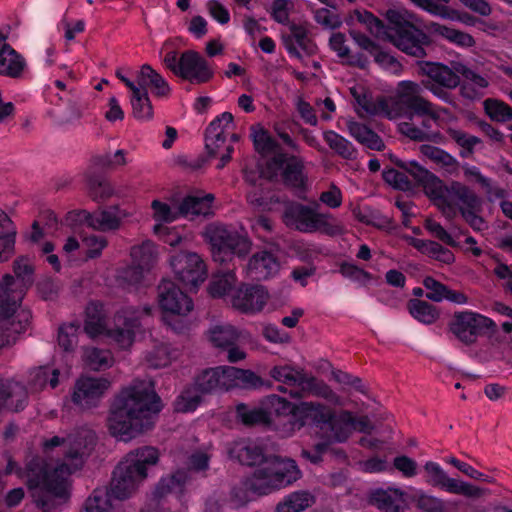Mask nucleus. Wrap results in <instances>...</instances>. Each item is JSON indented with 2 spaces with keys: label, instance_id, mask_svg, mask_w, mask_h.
I'll return each instance as SVG.
<instances>
[{
  "label": "nucleus",
  "instance_id": "obj_1",
  "mask_svg": "<svg viewBox=\"0 0 512 512\" xmlns=\"http://www.w3.org/2000/svg\"><path fill=\"white\" fill-rule=\"evenodd\" d=\"M95 441V433L88 428L77 429L66 437L53 436L43 441V452L48 454L59 447L62 461L55 467L40 457H33L27 462L24 471L26 485L34 502L43 512L68 502L71 494L69 477L83 466Z\"/></svg>",
  "mask_w": 512,
  "mask_h": 512
},
{
  "label": "nucleus",
  "instance_id": "obj_2",
  "mask_svg": "<svg viewBox=\"0 0 512 512\" xmlns=\"http://www.w3.org/2000/svg\"><path fill=\"white\" fill-rule=\"evenodd\" d=\"M160 409V398L152 382L133 381L116 395L111 404L108 429L114 437L129 441L153 427Z\"/></svg>",
  "mask_w": 512,
  "mask_h": 512
},
{
  "label": "nucleus",
  "instance_id": "obj_3",
  "mask_svg": "<svg viewBox=\"0 0 512 512\" xmlns=\"http://www.w3.org/2000/svg\"><path fill=\"white\" fill-rule=\"evenodd\" d=\"M355 17L371 34L388 40L406 54L416 58H423L426 55L424 46L429 42L428 37L414 26L411 14L388 10L386 25L368 11H356Z\"/></svg>",
  "mask_w": 512,
  "mask_h": 512
},
{
  "label": "nucleus",
  "instance_id": "obj_4",
  "mask_svg": "<svg viewBox=\"0 0 512 512\" xmlns=\"http://www.w3.org/2000/svg\"><path fill=\"white\" fill-rule=\"evenodd\" d=\"M150 314L151 308L149 306H145L141 310L127 307L115 314L113 325L107 328L103 306L92 302L86 307L84 329L90 337L105 333L120 348L126 349L133 344L135 334L141 328L143 316H150Z\"/></svg>",
  "mask_w": 512,
  "mask_h": 512
},
{
  "label": "nucleus",
  "instance_id": "obj_5",
  "mask_svg": "<svg viewBox=\"0 0 512 512\" xmlns=\"http://www.w3.org/2000/svg\"><path fill=\"white\" fill-rule=\"evenodd\" d=\"M158 460L159 452L152 446L129 452L115 468L108 493L118 500L129 498L147 477V468L155 465Z\"/></svg>",
  "mask_w": 512,
  "mask_h": 512
},
{
  "label": "nucleus",
  "instance_id": "obj_6",
  "mask_svg": "<svg viewBox=\"0 0 512 512\" xmlns=\"http://www.w3.org/2000/svg\"><path fill=\"white\" fill-rule=\"evenodd\" d=\"M13 276L6 274L0 282V330L2 346L12 345L31 324L32 315L27 309L18 310L24 292L17 289Z\"/></svg>",
  "mask_w": 512,
  "mask_h": 512
},
{
  "label": "nucleus",
  "instance_id": "obj_7",
  "mask_svg": "<svg viewBox=\"0 0 512 512\" xmlns=\"http://www.w3.org/2000/svg\"><path fill=\"white\" fill-rule=\"evenodd\" d=\"M396 164L403 171H398L396 169L385 170L383 172L385 182L396 189L410 191L413 189L414 184L409 179V175L418 185L431 193L436 205L447 218H453L455 216L456 211L454 206L441 195V181L438 177L413 161H398Z\"/></svg>",
  "mask_w": 512,
  "mask_h": 512
},
{
  "label": "nucleus",
  "instance_id": "obj_8",
  "mask_svg": "<svg viewBox=\"0 0 512 512\" xmlns=\"http://www.w3.org/2000/svg\"><path fill=\"white\" fill-rule=\"evenodd\" d=\"M302 477L296 461L292 458L274 456L265 459L253 474L246 479V487L257 495H268L283 489Z\"/></svg>",
  "mask_w": 512,
  "mask_h": 512
},
{
  "label": "nucleus",
  "instance_id": "obj_9",
  "mask_svg": "<svg viewBox=\"0 0 512 512\" xmlns=\"http://www.w3.org/2000/svg\"><path fill=\"white\" fill-rule=\"evenodd\" d=\"M319 204L304 205L296 201H288L282 214L283 223L303 233L321 232L328 236L342 235L344 226L333 215L319 212Z\"/></svg>",
  "mask_w": 512,
  "mask_h": 512
},
{
  "label": "nucleus",
  "instance_id": "obj_10",
  "mask_svg": "<svg viewBox=\"0 0 512 512\" xmlns=\"http://www.w3.org/2000/svg\"><path fill=\"white\" fill-rule=\"evenodd\" d=\"M269 375L274 380L291 387L289 394L294 398L312 395L322 398L336 407L345 405V400L327 383L311 374L304 373L303 370H297L288 365L275 366L270 370Z\"/></svg>",
  "mask_w": 512,
  "mask_h": 512
},
{
  "label": "nucleus",
  "instance_id": "obj_11",
  "mask_svg": "<svg viewBox=\"0 0 512 512\" xmlns=\"http://www.w3.org/2000/svg\"><path fill=\"white\" fill-rule=\"evenodd\" d=\"M421 93L420 84L412 81L401 82L395 97H383V116L391 120L397 119L410 110L417 116H429L439 121L440 113L446 110L437 108L432 102L422 97Z\"/></svg>",
  "mask_w": 512,
  "mask_h": 512
},
{
  "label": "nucleus",
  "instance_id": "obj_12",
  "mask_svg": "<svg viewBox=\"0 0 512 512\" xmlns=\"http://www.w3.org/2000/svg\"><path fill=\"white\" fill-rule=\"evenodd\" d=\"M462 64L451 62V66H446L441 63H424L421 70L427 79L422 80V86L445 103L456 107L455 97L448 90L460 85V73L455 70V66Z\"/></svg>",
  "mask_w": 512,
  "mask_h": 512
},
{
  "label": "nucleus",
  "instance_id": "obj_13",
  "mask_svg": "<svg viewBox=\"0 0 512 512\" xmlns=\"http://www.w3.org/2000/svg\"><path fill=\"white\" fill-rule=\"evenodd\" d=\"M158 303L165 313V321L177 332L185 328V324L180 321L172 323V317H185L193 309V302L174 282L163 280L158 285Z\"/></svg>",
  "mask_w": 512,
  "mask_h": 512
},
{
  "label": "nucleus",
  "instance_id": "obj_14",
  "mask_svg": "<svg viewBox=\"0 0 512 512\" xmlns=\"http://www.w3.org/2000/svg\"><path fill=\"white\" fill-rule=\"evenodd\" d=\"M232 125L233 115L224 112L206 129L205 148L209 157L220 158L218 169H222L231 160V154L234 151L233 145L227 141L229 128Z\"/></svg>",
  "mask_w": 512,
  "mask_h": 512
},
{
  "label": "nucleus",
  "instance_id": "obj_15",
  "mask_svg": "<svg viewBox=\"0 0 512 512\" xmlns=\"http://www.w3.org/2000/svg\"><path fill=\"white\" fill-rule=\"evenodd\" d=\"M423 468L427 474V483L448 493L462 495L472 500L483 498L489 494V490L486 488L449 477L436 462L428 461Z\"/></svg>",
  "mask_w": 512,
  "mask_h": 512
},
{
  "label": "nucleus",
  "instance_id": "obj_16",
  "mask_svg": "<svg viewBox=\"0 0 512 512\" xmlns=\"http://www.w3.org/2000/svg\"><path fill=\"white\" fill-rule=\"evenodd\" d=\"M264 175L271 181H277L281 178L285 185L294 188H301L305 184L302 161L295 156H287L284 153H276L267 161Z\"/></svg>",
  "mask_w": 512,
  "mask_h": 512
},
{
  "label": "nucleus",
  "instance_id": "obj_17",
  "mask_svg": "<svg viewBox=\"0 0 512 512\" xmlns=\"http://www.w3.org/2000/svg\"><path fill=\"white\" fill-rule=\"evenodd\" d=\"M128 214L118 206L90 213L86 210L72 211L67 214V221L71 223H86L90 228L101 231H113L120 228L121 223Z\"/></svg>",
  "mask_w": 512,
  "mask_h": 512
},
{
  "label": "nucleus",
  "instance_id": "obj_18",
  "mask_svg": "<svg viewBox=\"0 0 512 512\" xmlns=\"http://www.w3.org/2000/svg\"><path fill=\"white\" fill-rule=\"evenodd\" d=\"M170 264L177 278L187 287L195 288L206 279V265L196 253L180 251L171 257Z\"/></svg>",
  "mask_w": 512,
  "mask_h": 512
},
{
  "label": "nucleus",
  "instance_id": "obj_19",
  "mask_svg": "<svg viewBox=\"0 0 512 512\" xmlns=\"http://www.w3.org/2000/svg\"><path fill=\"white\" fill-rule=\"evenodd\" d=\"M495 328L496 324L493 320L472 312L455 314L450 324L452 333L466 344L473 343L483 330H495Z\"/></svg>",
  "mask_w": 512,
  "mask_h": 512
},
{
  "label": "nucleus",
  "instance_id": "obj_20",
  "mask_svg": "<svg viewBox=\"0 0 512 512\" xmlns=\"http://www.w3.org/2000/svg\"><path fill=\"white\" fill-rule=\"evenodd\" d=\"M242 332L230 324L215 325L209 329V340L214 347L227 353V361L237 363L246 358V352L239 346Z\"/></svg>",
  "mask_w": 512,
  "mask_h": 512
},
{
  "label": "nucleus",
  "instance_id": "obj_21",
  "mask_svg": "<svg viewBox=\"0 0 512 512\" xmlns=\"http://www.w3.org/2000/svg\"><path fill=\"white\" fill-rule=\"evenodd\" d=\"M109 387L110 381L106 378L81 377L74 384L71 400L81 409L94 408Z\"/></svg>",
  "mask_w": 512,
  "mask_h": 512
},
{
  "label": "nucleus",
  "instance_id": "obj_22",
  "mask_svg": "<svg viewBox=\"0 0 512 512\" xmlns=\"http://www.w3.org/2000/svg\"><path fill=\"white\" fill-rule=\"evenodd\" d=\"M269 298L261 285H241L231 295L232 306L243 313H255L263 309Z\"/></svg>",
  "mask_w": 512,
  "mask_h": 512
},
{
  "label": "nucleus",
  "instance_id": "obj_23",
  "mask_svg": "<svg viewBox=\"0 0 512 512\" xmlns=\"http://www.w3.org/2000/svg\"><path fill=\"white\" fill-rule=\"evenodd\" d=\"M179 76L191 83L201 84L213 77V71L198 52L188 50L180 56Z\"/></svg>",
  "mask_w": 512,
  "mask_h": 512
},
{
  "label": "nucleus",
  "instance_id": "obj_24",
  "mask_svg": "<svg viewBox=\"0 0 512 512\" xmlns=\"http://www.w3.org/2000/svg\"><path fill=\"white\" fill-rule=\"evenodd\" d=\"M296 409V418L301 426L310 421L322 433L335 412L331 407L316 401L302 402L296 406Z\"/></svg>",
  "mask_w": 512,
  "mask_h": 512
},
{
  "label": "nucleus",
  "instance_id": "obj_25",
  "mask_svg": "<svg viewBox=\"0 0 512 512\" xmlns=\"http://www.w3.org/2000/svg\"><path fill=\"white\" fill-rule=\"evenodd\" d=\"M212 240L220 249H228L239 257L247 255L251 249V242L246 235L226 227L216 228Z\"/></svg>",
  "mask_w": 512,
  "mask_h": 512
},
{
  "label": "nucleus",
  "instance_id": "obj_26",
  "mask_svg": "<svg viewBox=\"0 0 512 512\" xmlns=\"http://www.w3.org/2000/svg\"><path fill=\"white\" fill-rule=\"evenodd\" d=\"M353 413L349 410L334 412L332 419L328 422L322 436L334 443H344L353 434L352 427Z\"/></svg>",
  "mask_w": 512,
  "mask_h": 512
},
{
  "label": "nucleus",
  "instance_id": "obj_27",
  "mask_svg": "<svg viewBox=\"0 0 512 512\" xmlns=\"http://www.w3.org/2000/svg\"><path fill=\"white\" fill-rule=\"evenodd\" d=\"M226 368L228 366H218L207 368L195 378V389L202 394H210L217 391H227L228 381Z\"/></svg>",
  "mask_w": 512,
  "mask_h": 512
},
{
  "label": "nucleus",
  "instance_id": "obj_28",
  "mask_svg": "<svg viewBox=\"0 0 512 512\" xmlns=\"http://www.w3.org/2000/svg\"><path fill=\"white\" fill-rule=\"evenodd\" d=\"M280 268L277 257L268 251L255 253L248 261L247 274L256 280L267 279L275 275Z\"/></svg>",
  "mask_w": 512,
  "mask_h": 512
},
{
  "label": "nucleus",
  "instance_id": "obj_29",
  "mask_svg": "<svg viewBox=\"0 0 512 512\" xmlns=\"http://www.w3.org/2000/svg\"><path fill=\"white\" fill-rule=\"evenodd\" d=\"M27 393L23 385L10 381L0 380V408L17 412L24 408Z\"/></svg>",
  "mask_w": 512,
  "mask_h": 512
},
{
  "label": "nucleus",
  "instance_id": "obj_30",
  "mask_svg": "<svg viewBox=\"0 0 512 512\" xmlns=\"http://www.w3.org/2000/svg\"><path fill=\"white\" fill-rule=\"evenodd\" d=\"M213 194L187 195L179 204L181 216L193 219L197 216H208L212 213Z\"/></svg>",
  "mask_w": 512,
  "mask_h": 512
},
{
  "label": "nucleus",
  "instance_id": "obj_31",
  "mask_svg": "<svg viewBox=\"0 0 512 512\" xmlns=\"http://www.w3.org/2000/svg\"><path fill=\"white\" fill-rule=\"evenodd\" d=\"M26 67V61L9 44L0 49V75L10 78H20Z\"/></svg>",
  "mask_w": 512,
  "mask_h": 512
},
{
  "label": "nucleus",
  "instance_id": "obj_32",
  "mask_svg": "<svg viewBox=\"0 0 512 512\" xmlns=\"http://www.w3.org/2000/svg\"><path fill=\"white\" fill-rule=\"evenodd\" d=\"M148 91L151 88L156 96L164 97L170 93V87L164 78L157 73L150 65L141 67L137 75V86Z\"/></svg>",
  "mask_w": 512,
  "mask_h": 512
},
{
  "label": "nucleus",
  "instance_id": "obj_33",
  "mask_svg": "<svg viewBox=\"0 0 512 512\" xmlns=\"http://www.w3.org/2000/svg\"><path fill=\"white\" fill-rule=\"evenodd\" d=\"M228 390L232 388L257 389L265 385V381L251 370L228 366L226 368Z\"/></svg>",
  "mask_w": 512,
  "mask_h": 512
},
{
  "label": "nucleus",
  "instance_id": "obj_34",
  "mask_svg": "<svg viewBox=\"0 0 512 512\" xmlns=\"http://www.w3.org/2000/svg\"><path fill=\"white\" fill-rule=\"evenodd\" d=\"M349 134L369 149L381 151L385 145L380 136L363 123L349 120L346 123Z\"/></svg>",
  "mask_w": 512,
  "mask_h": 512
},
{
  "label": "nucleus",
  "instance_id": "obj_35",
  "mask_svg": "<svg viewBox=\"0 0 512 512\" xmlns=\"http://www.w3.org/2000/svg\"><path fill=\"white\" fill-rule=\"evenodd\" d=\"M230 456L243 465H262L264 463L263 449L251 442L240 441L235 443L229 451Z\"/></svg>",
  "mask_w": 512,
  "mask_h": 512
},
{
  "label": "nucleus",
  "instance_id": "obj_36",
  "mask_svg": "<svg viewBox=\"0 0 512 512\" xmlns=\"http://www.w3.org/2000/svg\"><path fill=\"white\" fill-rule=\"evenodd\" d=\"M289 30L290 34L282 35L283 44L289 54L296 58H301V54L295 44H297L304 51L310 53L312 49L310 47V40L308 38L307 29L302 25L291 24Z\"/></svg>",
  "mask_w": 512,
  "mask_h": 512
},
{
  "label": "nucleus",
  "instance_id": "obj_37",
  "mask_svg": "<svg viewBox=\"0 0 512 512\" xmlns=\"http://www.w3.org/2000/svg\"><path fill=\"white\" fill-rule=\"evenodd\" d=\"M449 194L459 202V211L482 210V200L469 187L460 182H452Z\"/></svg>",
  "mask_w": 512,
  "mask_h": 512
},
{
  "label": "nucleus",
  "instance_id": "obj_38",
  "mask_svg": "<svg viewBox=\"0 0 512 512\" xmlns=\"http://www.w3.org/2000/svg\"><path fill=\"white\" fill-rule=\"evenodd\" d=\"M323 138L329 148L342 159L355 160L357 158V149L352 144V142H350L344 136L336 133L333 130H328L323 133Z\"/></svg>",
  "mask_w": 512,
  "mask_h": 512
},
{
  "label": "nucleus",
  "instance_id": "obj_39",
  "mask_svg": "<svg viewBox=\"0 0 512 512\" xmlns=\"http://www.w3.org/2000/svg\"><path fill=\"white\" fill-rule=\"evenodd\" d=\"M236 417L245 426L252 427L258 425H270L272 420L268 417V412L263 409L260 403L259 407H251L240 403L236 406Z\"/></svg>",
  "mask_w": 512,
  "mask_h": 512
},
{
  "label": "nucleus",
  "instance_id": "obj_40",
  "mask_svg": "<svg viewBox=\"0 0 512 512\" xmlns=\"http://www.w3.org/2000/svg\"><path fill=\"white\" fill-rule=\"evenodd\" d=\"M59 374L58 369L48 366L35 368L30 372L29 386L35 392L43 390L47 385L54 389L59 383Z\"/></svg>",
  "mask_w": 512,
  "mask_h": 512
},
{
  "label": "nucleus",
  "instance_id": "obj_41",
  "mask_svg": "<svg viewBox=\"0 0 512 512\" xmlns=\"http://www.w3.org/2000/svg\"><path fill=\"white\" fill-rule=\"evenodd\" d=\"M370 501L383 512H398L403 499L402 493L396 489H380L371 495Z\"/></svg>",
  "mask_w": 512,
  "mask_h": 512
},
{
  "label": "nucleus",
  "instance_id": "obj_42",
  "mask_svg": "<svg viewBox=\"0 0 512 512\" xmlns=\"http://www.w3.org/2000/svg\"><path fill=\"white\" fill-rule=\"evenodd\" d=\"M407 309L414 319L426 325L433 324L440 316L436 306L420 299H410Z\"/></svg>",
  "mask_w": 512,
  "mask_h": 512
},
{
  "label": "nucleus",
  "instance_id": "obj_43",
  "mask_svg": "<svg viewBox=\"0 0 512 512\" xmlns=\"http://www.w3.org/2000/svg\"><path fill=\"white\" fill-rule=\"evenodd\" d=\"M263 409L268 412L269 419L272 420V416L282 417L292 414L296 417V406L287 399L280 397L276 394H271L264 397L261 400Z\"/></svg>",
  "mask_w": 512,
  "mask_h": 512
},
{
  "label": "nucleus",
  "instance_id": "obj_44",
  "mask_svg": "<svg viewBox=\"0 0 512 512\" xmlns=\"http://www.w3.org/2000/svg\"><path fill=\"white\" fill-rule=\"evenodd\" d=\"M130 255L134 264L149 270L156 263L158 252L152 241L145 240L139 245H134Z\"/></svg>",
  "mask_w": 512,
  "mask_h": 512
},
{
  "label": "nucleus",
  "instance_id": "obj_45",
  "mask_svg": "<svg viewBox=\"0 0 512 512\" xmlns=\"http://www.w3.org/2000/svg\"><path fill=\"white\" fill-rule=\"evenodd\" d=\"M314 503V497L306 491H296L286 496L276 506V512H301Z\"/></svg>",
  "mask_w": 512,
  "mask_h": 512
},
{
  "label": "nucleus",
  "instance_id": "obj_46",
  "mask_svg": "<svg viewBox=\"0 0 512 512\" xmlns=\"http://www.w3.org/2000/svg\"><path fill=\"white\" fill-rule=\"evenodd\" d=\"M131 92L132 96L130 101L134 117L141 120L152 118L153 108L148 96V91L137 87Z\"/></svg>",
  "mask_w": 512,
  "mask_h": 512
},
{
  "label": "nucleus",
  "instance_id": "obj_47",
  "mask_svg": "<svg viewBox=\"0 0 512 512\" xmlns=\"http://www.w3.org/2000/svg\"><path fill=\"white\" fill-rule=\"evenodd\" d=\"M420 151L425 157L445 168L448 172H453L458 169V161L449 153L438 147L425 144L421 145Z\"/></svg>",
  "mask_w": 512,
  "mask_h": 512
},
{
  "label": "nucleus",
  "instance_id": "obj_48",
  "mask_svg": "<svg viewBox=\"0 0 512 512\" xmlns=\"http://www.w3.org/2000/svg\"><path fill=\"white\" fill-rule=\"evenodd\" d=\"M86 365L92 370H102L110 367L113 363V357L109 350L88 347L83 355Z\"/></svg>",
  "mask_w": 512,
  "mask_h": 512
},
{
  "label": "nucleus",
  "instance_id": "obj_49",
  "mask_svg": "<svg viewBox=\"0 0 512 512\" xmlns=\"http://www.w3.org/2000/svg\"><path fill=\"white\" fill-rule=\"evenodd\" d=\"M483 106L485 113L492 121L507 122L512 120V107L501 100L487 98L484 100Z\"/></svg>",
  "mask_w": 512,
  "mask_h": 512
},
{
  "label": "nucleus",
  "instance_id": "obj_50",
  "mask_svg": "<svg viewBox=\"0 0 512 512\" xmlns=\"http://www.w3.org/2000/svg\"><path fill=\"white\" fill-rule=\"evenodd\" d=\"M236 283V276L233 271H228L222 274H216L212 277L208 291L214 298H220L231 291Z\"/></svg>",
  "mask_w": 512,
  "mask_h": 512
},
{
  "label": "nucleus",
  "instance_id": "obj_51",
  "mask_svg": "<svg viewBox=\"0 0 512 512\" xmlns=\"http://www.w3.org/2000/svg\"><path fill=\"white\" fill-rule=\"evenodd\" d=\"M111 498L113 497L107 490L95 489L85 501L84 509L81 512H112Z\"/></svg>",
  "mask_w": 512,
  "mask_h": 512
},
{
  "label": "nucleus",
  "instance_id": "obj_52",
  "mask_svg": "<svg viewBox=\"0 0 512 512\" xmlns=\"http://www.w3.org/2000/svg\"><path fill=\"white\" fill-rule=\"evenodd\" d=\"M186 480L185 471H177L169 477L162 478L154 491L155 497L162 498L173 491H180Z\"/></svg>",
  "mask_w": 512,
  "mask_h": 512
},
{
  "label": "nucleus",
  "instance_id": "obj_53",
  "mask_svg": "<svg viewBox=\"0 0 512 512\" xmlns=\"http://www.w3.org/2000/svg\"><path fill=\"white\" fill-rule=\"evenodd\" d=\"M125 151L117 150L113 155L104 153L92 158V166L97 170H114L119 166L126 164Z\"/></svg>",
  "mask_w": 512,
  "mask_h": 512
},
{
  "label": "nucleus",
  "instance_id": "obj_54",
  "mask_svg": "<svg viewBox=\"0 0 512 512\" xmlns=\"http://www.w3.org/2000/svg\"><path fill=\"white\" fill-rule=\"evenodd\" d=\"M399 132L414 141H437L441 138V134L439 132H434L431 130H424L420 127L415 126L412 123L402 122L398 125Z\"/></svg>",
  "mask_w": 512,
  "mask_h": 512
},
{
  "label": "nucleus",
  "instance_id": "obj_55",
  "mask_svg": "<svg viewBox=\"0 0 512 512\" xmlns=\"http://www.w3.org/2000/svg\"><path fill=\"white\" fill-rule=\"evenodd\" d=\"M431 28L433 29L434 32L438 33L439 35L443 36L449 41L459 44L461 46L471 47L475 43L471 35L458 31L456 29L449 28L438 23H432Z\"/></svg>",
  "mask_w": 512,
  "mask_h": 512
},
{
  "label": "nucleus",
  "instance_id": "obj_56",
  "mask_svg": "<svg viewBox=\"0 0 512 512\" xmlns=\"http://www.w3.org/2000/svg\"><path fill=\"white\" fill-rule=\"evenodd\" d=\"M447 133L449 137L463 149L460 153L462 157L471 156L473 154L474 147L481 143L480 138L467 134L461 130L449 128Z\"/></svg>",
  "mask_w": 512,
  "mask_h": 512
},
{
  "label": "nucleus",
  "instance_id": "obj_57",
  "mask_svg": "<svg viewBox=\"0 0 512 512\" xmlns=\"http://www.w3.org/2000/svg\"><path fill=\"white\" fill-rule=\"evenodd\" d=\"M79 326L73 323L64 324L58 330V344L64 351H72L78 342Z\"/></svg>",
  "mask_w": 512,
  "mask_h": 512
},
{
  "label": "nucleus",
  "instance_id": "obj_58",
  "mask_svg": "<svg viewBox=\"0 0 512 512\" xmlns=\"http://www.w3.org/2000/svg\"><path fill=\"white\" fill-rule=\"evenodd\" d=\"M253 142L255 149L263 155L275 156L276 153H282L278 143L264 131L256 132L253 135Z\"/></svg>",
  "mask_w": 512,
  "mask_h": 512
},
{
  "label": "nucleus",
  "instance_id": "obj_59",
  "mask_svg": "<svg viewBox=\"0 0 512 512\" xmlns=\"http://www.w3.org/2000/svg\"><path fill=\"white\" fill-rule=\"evenodd\" d=\"M171 353L169 347L165 344L155 346L154 349L146 355V361L153 368L166 367L171 362Z\"/></svg>",
  "mask_w": 512,
  "mask_h": 512
},
{
  "label": "nucleus",
  "instance_id": "obj_60",
  "mask_svg": "<svg viewBox=\"0 0 512 512\" xmlns=\"http://www.w3.org/2000/svg\"><path fill=\"white\" fill-rule=\"evenodd\" d=\"M153 210L152 217L157 222H172L177 219L180 215L179 207L174 210L165 202L159 200H153L151 203Z\"/></svg>",
  "mask_w": 512,
  "mask_h": 512
},
{
  "label": "nucleus",
  "instance_id": "obj_61",
  "mask_svg": "<svg viewBox=\"0 0 512 512\" xmlns=\"http://www.w3.org/2000/svg\"><path fill=\"white\" fill-rule=\"evenodd\" d=\"M88 188L90 196L96 201L105 200L113 194V188L110 183L98 177L88 179Z\"/></svg>",
  "mask_w": 512,
  "mask_h": 512
},
{
  "label": "nucleus",
  "instance_id": "obj_62",
  "mask_svg": "<svg viewBox=\"0 0 512 512\" xmlns=\"http://www.w3.org/2000/svg\"><path fill=\"white\" fill-rule=\"evenodd\" d=\"M82 245L87 258L93 259L101 255L102 250L107 246V240L103 236L88 235L83 237Z\"/></svg>",
  "mask_w": 512,
  "mask_h": 512
},
{
  "label": "nucleus",
  "instance_id": "obj_63",
  "mask_svg": "<svg viewBox=\"0 0 512 512\" xmlns=\"http://www.w3.org/2000/svg\"><path fill=\"white\" fill-rule=\"evenodd\" d=\"M17 229L0 233V263L9 260L15 252Z\"/></svg>",
  "mask_w": 512,
  "mask_h": 512
},
{
  "label": "nucleus",
  "instance_id": "obj_64",
  "mask_svg": "<svg viewBox=\"0 0 512 512\" xmlns=\"http://www.w3.org/2000/svg\"><path fill=\"white\" fill-rule=\"evenodd\" d=\"M314 19L325 29H336L342 24L340 16L326 8L316 10L314 13Z\"/></svg>",
  "mask_w": 512,
  "mask_h": 512
}]
</instances>
